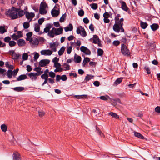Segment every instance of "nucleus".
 <instances>
[{"instance_id": "14", "label": "nucleus", "mask_w": 160, "mask_h": 160, "mask_svg": "<svg viewBox=\"0 0 160 160\" xmlns=\"http://www.w3.org/2000/svg\"><path fill=\"white\" fill-rule=\"evenodd\" d=\"M27 74L29 77L30 79L32 80H36L37 78V76H38L36 73H34L32 72L27 73Z\"/></svg>"}, {"instance_id": "59", "label": "nucleus", "mask_w": 160, "mask_h": 160, "mask_svg": "<svg viewBox=\"0 0 160 160\" xmlns=\"http://www.w3.org/2000/svg\"><path fill=\"white\" fill-rule=\"evenodd\" d=\"M110 15L108 12H105L103 14V17L104 18H108L109 17Z\"/></svg>"}, {"instance_id": "45", "label": "nucleus", "mask_w": 160, "mask_h": 160, "mask_svg": "<svg viewBox=\"0 0 160 160\" xmlns=\"http://www.w3.org/2000/svg\"><path fill=\"white\" fill-rule=\"evenodd\" d=\"M122 78H118L115 82L114 84L116 85L119 84L122 81Z\"/></svg>"}, {"instance_id": "54", "label": "nucleus", "mask_w": 160, "mask_h": 160, "mask_svg": "<svg viewBox=\"0 0 160 160\" xmlns=\"http://www.w3.org/2000/svg\"><path fill=\"white\" fill-rule=\"evenodd\" d=\"M63 71L62 68L61 67L56 68L54 70V71L55 72H60Z\"/></svg>"}, {"instance_id": "8", "label": "nucleus", "mask_w": 160, "mask_h": 160, "mask_svg": "<svg viewBox=\"0 0 160 160\" xmlns=\"http://www.w3.org/2000/svg\"><path fill=\"white\" fill-rule=\"evenodd\" d=\"M25 14L26 18L28 20H29V22H30L32 19V18L34 17L35 14L32 12H26Z\"/></svg>"}, {"instance_id": "2", "label": "nucleus", "mask_w": 160, "mask_h": 160, "mask_svg": "<svg viewBox=\"0 0 160 160\" xmlns=\"http://www.w3.org/2000/svg\"><path fill=\"white\" fill-rule=\"evenodd\" d=\"M115 23L113 27V29L114 31L116 32H119L121 30V32L122 28L121 25L119 24L118 18L115 17Z\"/></svg>"}, {"instance_id": "22", "label": "nucleus", "mask_w": 160, "mask_h": 160, "mask_svg": "<svg viewBox=\"0 0 160 160\" xmlns=\"http://www.w3.org/2000/svg\"><path fill=\"white\" fill-rule=\"evenodd\" d=\"M13 160H21L20 155L18 153L16 152L13 154Z\"/></svg>"}, {"instance_id": "4", "label": "nucleus", "mask_w": 160, "mask_h": 160, "mask_svg": "<svg viewBox=\"0 0 160 160\" xmlns=\"http://www.w3.org/2000/svg\"><path fill=\"white\" fill-rule=\"evenodd\" d=\"M76 32L77 34H80L82 37H85L87 36L84 29L81 26L77 27Z\"/></svg>"}, {"instance_id": "43", "label": "nucleus", "mask_w": 160, "mask_h": 160, "mask_svg": "<svg viewBox=\"0 0 160 160\" xmlns=\"http://www.w3.org/2000/svg\"><path fill=\"white\" fill-rule=\"evenodd\" d=\"M96 130L98 132V133L99 135L101 137L104 138L105 137L103 134L102 132L98 128H96Z\"/></svg>"}, {"instance_id": "53", "label": "nucleus", "mask_w": 160, "mask_h": 160, "mask_svg": "<svg viewBox=\"0 0 160 160\" xmlns=\"http://www.w3.org/2000/svg\"><path fill=\"white\" fill-rule=\"evenodd\" d=\"M49 75L51 78H53L55 76V74L54 72L51 71L49 72Z\"/></svg>"}, {"instance_id": "18", "label": "nucleus", "mask_w": 160, "mask_h": 160, "mask_svg": "<svg viewBox=\"0 0 160 160\" xmlns=\"http://www.w3.org/2000/svg\"><path fill=\"white\" fill-rule=\"evenodd\" d=\"M81 60V58L80 56L75 54L74 58V62L77 63H79L80 62Z\"/></svg>"}, {"instance_id": "20", "label": "nucleus", "mask_w": 160, "mask_h": 160, "mask_svg": "<svg viewBox=\"0 0 160 160\" xmlns=\"http://www.w3.org/2000/svg\"><path fill=\"white\" fill-rule=\"evenodd\" d=\"M41 68L39 67H36L34 69V70L37 72L36 73V74L38 76L40 75L43 73V72L41 71Z\"/></svg>"}, {"instance_id": "15", "label": "nucleus", "mask_w": 160, "mask_h": 160, "mask_svg": "<svg viewBox=\"0 0 160 160\" xmlns=\"http://www.w3.org/2000/svg\"><path fill=\"white\" fill-rule=\"evenodd\" d=\"M55 31V35H58L60 34H62L63 28L62 27L58 28H54Z\"/></svg>"}, {"instance_id": "56", "label": "nucleus", "mask_w": 160, "mask_h": 160, "mask_svg": "<svg viewBox=\"0 0 160 160\" xmlns=\"http://www.w3.org/2000/svg\"><path fill=\"white\" fill-rule=\"evenodd\" d=\"M120 43V42L118 40L114 41L113 42V44L115 46L118 45Z\"/></svg>"}, {"instance_id": "17", "label": "nucleus", "mask_w": 160, "mask_h": 160, "mask_svg": "<svg viewBox=\"0 0 160 160\" xmlns=\"http://www.w3.org/2000/svg\"><path fill=\"white\" fill-rule=\"evenodd\" d=\"M54 29V28H52V29L48 33V35L50 37L53 38L55 35V31Z\"/></svg>"}, {"instance_id": "58", "label": "nucleus", "mask_w": 160, "mask_h": 160, "mask_svg": "<svg viewBox=\"0 0 160 160\" xmlns=\"http://www.w3.org/2000/svg\"><path fill=\"white\" fill-rule=\"evenodd\" d=\"M38 113L39 114V116L40 117H42L44 115L45 113L44 112L42 111H38Z\"/></svg>"}, {"instance_id": "23", "label": "nucleus", "mask_w": 160, "mask_h": 160, "mask_svg": "<svg viewBox=\"0 0 160 160\" xmlns=\"http://www.w3.org/2000/svg\"><path fill=\"white\" fill-rule=\"evenodd\" d=\"M93 43L95 44L99 42V39L98 36L96 35H94L93 36Z\"/></svg>"}, {"instance_id": "34", "label": "nucleus", "mask_w": 160, "mask_h": 160, "mask_svg": "<svg viewBox=\"0 0 160 160\" xmlns=\"http://www.w3.org/2000/svg\"><path fill=\"white\" fill-rule=\"evenodd\" d=\"M93 76L91 75L87 74L85 78V80L86 81H89L91 79L93 78Z\"/></svg>"}, {"instance_id": "32", "label": "nucleus", "mask_w": 160, "mask_h": 160, "mask_svg": "<svg viewBox=\"0 0 160 160\" xmlns=\"http://www.w3.org/2000/svg\"><path fill=\"white\" fill-rule=\"evenodd\" d=\"M34 29L36 32H39L40 29V26L38 24L36 23L34 25Z\"/></svg>"}, {"instance_id": "35", "label": "nucleus", "mask_w": 160, "mask_h": 160, "mask_svg": "<svg viewBox=\"0 0 160 160\" xmlns=\"http://www.w3.org/2000/svg\"><path fill=\"white\" fill-rule=\"evenodd\" d=\"M1 128L2 131L4 132H5L7 130V127L5 124H3L1 126Z\"/></svg>"}, {"instance_id": "21", "label": "nucleus", "mask_w": 160, "mask_h": 160, "mask_svg": "<svg viewBox=\"0 0 160 160\" xmlns=\"http://www.w3.org/2000/svg\"><path fill=\"white\" fill-rule=\"evenodd\" d=\"M63 70L68 71L70 69V66L67 63H64L62 65Z\"/></svg>"}, {"instance_id": "25", "label": "nucleus", "mask_w": 160, "mask_h": 160, "mask_svg": "<svg viewBox=\"0 0 160 160\" xmlns=\"http://www.w3.org/2000/svg\"><path fill=\"white\" fill-rule=\"evenodd\" d=\"M52 27V26L50 24H47L46 27L44 29L43 32L47 33L49 32L50 29Z\"/></svg>"}, {"instance_id": "62", "label": "nucleus", "mask_w": 160, "mask_h": 160, "mask_svg": "<svg viewBox=\"0 0 160 160\" xmlns=\"http://www.w3.org/2000/svg\"><path fill=\"white\" fill-rule=\"evenodd\" d=\"M59 61V59L57 58V57H55L52 60V62L54 64L55 63H58Z\"/></svg>"}, {"instance_id": "6", "label": "nucleus", "mask_w": 160, "mask_h": 160, "mask_svg": "<svg viewBox=\"0 0 160 160\" xmlns=\"http://www.w3.org/2000/svg\"><path fill=\"white\" fill-rule=\"evenodd\" d=\"M51 14L53 17H57L59 14V10L58 6H55L51 11Z\"/></svg>"}, {"instance_id": "38", "label": "nucleus", "mask_w": 160, "mask_h": 160, "mask_svg": "<svg viewBox=\"0 0 160 160\" xmlns=\"http://www.w3.org/2000/svg\"><path fill=\"white\" fill-rule=\"evenodd\" d=\"M103 51L102 49L99 48L98 49V52H97L98 56H102L103 55Z\"/></svg>"}, {"instance_id": "55", "label": "nucleus", "mask_w": 160, "mask_h": 160, "mask_svg": "<svg viewBox=\"0 0 160 160\" xmlns=\"http://www.w3.org/2000/svg\"><path fill=\"white\" fill-rule=\"evenodd\" d=\"M78 13L79 16L82 17L83 16L84 12L82 10H80L78 11Z\"/></svg>"}, {"instance_id": "5", "label": "nucleus", "mask_w": 160, "mask_h": 160, "mask_svg": "<svg viewBox=\"0 0 160 160\" xmlns=\"http://www.w3.org/2000/svg\"><path fill=\"white\" fill-rule=\"evenodd\" d=\"M47 7L46 4L43 2H42L40 5L39 12L42 14H46L47 11L46 8Z\"/></svg>"}, {"instance_id": "31", "label": "nucleus", "mask_w": 160, "mask_h": 160, "mask_svg": "<svg viewBox=\"0 0 160 160\" xmlns=\"http://www.w3.org/2000/svg\"><path fill=\"white\" fill-rule=\"evenodd\" d=\"M65 49V47L64 46L62 47L58 52V54L59 56L62 55L64 52Z\"/></svg>"}, {"instance_id": "29", "label": "nucleus", "mask_w": 160, "mask_h": 160, "mask_svg": "<svg viewBox=\"0 0 160 160\" xmlns=\"http://www.w3.org/2000/svg\"><path fill=\"white\" fill-rule=\"evenodd\" d=\"M159 26L157 24H153L151 25V28L153 31H155L158 28Z\"/></svg>"}, {"instance_id": "61", "label": "nucleus", "mask_w": 160, "mask_h": 160, "mask_svg": "<svg viewBox=\"0 0 160 160\" xmlns=\"http://www.w3.org/2000/svg\"><path fill=\"white\" fill-rule=\"evenodd\" d=\"M44 18H41L39 19L38 21V23L40 25H41L44 21Z\"/></svg>"}, {"instance_id": "60", "label": "nucleus", "mask_w": 160, "mask_h": 160, "mask_svg": "<svg viewBox=\"0 0 160 160\" xmlns=\"http://www.w3.org/2000/svg\"><path fill=\"white\" fill-rule=\"evenodd\" d=\"M67 79V77L65 75H63L61 77V79L63 81H66Z\"/></svg>"}, {"instance_id": "46", "label": "nucleus", "mask_w": 160, "mask_h": 160, "mask_svg": "<svg viewBox=\"0 0 160 160\" xmlns=\"http://www.w3.org/2000/svg\"><path fill=\"white\" fill-rule=\"evenodd\" d=\"M141 26L142 28L145 29L147 28V24L146 22H141Z\"/></svg>"}, {"instance_id": "19", "label": "nucleus", "mask_w": 160, "mask_h": 160, "mask_svg": "<svg viewBox=\"0 0 160 160\" xmlns=\"http://www.w3.org/2000/svg\"><path fill=\"white\" fill-rule=\"evenodd\" d=\"M31 44L33 46H37L39 43V41L37 38H32L31 42Z\"/></svg>"}, {"instance_id": "51", "label": "nucleus", "mask_w": 160, "mask_h": 160, "mask_svg": "<svg viewBox=\"0 0 160 160\" xmlns=\"http://www.w3.org/2000/svg\"><path fill=\"white\" fill-rule=\"evenodd\" d=\"M48 74H46V73H44L42 74L41 76V77L42 79H48Z\"/></svg>"}, {"instance_id": "41", "label": "nucleus", "mask_w": 160, "mask_h": 160, "mask_svg": "<svg viewBox=\"0 0 160 160\" xmlns=\"http://www.w3.org/2000/svg\"><path fill=\"white\" fill-rule=\"evenodd\" d=\"M20 56V55L19 54L15 53L12 56V58L13 59H17Z\"/></svg>"}, {"instance_id": "16", "label": "nucleus", "mask_w": 160, "mask_h": 160, "mask_svg": "<svg viewBox=\"0 0 160 160\" xmlns=\"http://www.w3.org/2000/svg\"><path fill=\"white\" fill-rule=\"evenodd\" d=\"M17 43L19 47H23L26 44V42L23 39H19L17 41Z\"/></svg>"}, {"instance_id": "63", "label": "nucleus", "mask_w": 160, "mask_h": 160, "mask_svg": "<svg viewBox=\"0 0 160 160\" xmlns=\"http://www.w3.org/2000/svg\"><path fill=\"white\" fill-rule=\"evenodd\" d=\"M39 57V54L37 52H35V53L34 57V60H37L38 58Z\"/></svg>"}, {"instance_id": "12", "label": "nucleus", "mask_w": 160, "mask_h": 160, "mask_svg": "<svg viewBox=\"0 0 160 160\" xmlns=\"http://www.w3.org/2000/svg\"><path fill=\"white\" fill-rule=\"evenodd\" d=\"M119 2L121 4L122 9L124 11L127 12L129 8L127 6L126 3L122 0L120 1Z\"/></svg>"}, {"instance_id": "50", "label": "nucleus", "mask_w": 160, "mask_h": 160, "mask_svg": "<svg viewBox=\"0 0 160 160\" xmlns=\"http://www.w3.org/2000/svg\"><path fill=\"white\" fill-rule=\"evenodd\" d=\"M91 8L94 10L98 8L97 4L96 3H93L90 4Z\"/></svg>"}, {"instance_id": "13", "label": "nucleus", "mask_w": 160, "mask_h": 160, "mask_svg": "<svg viewBox=\"0 0 160 160\" xmlns=\"http://www.w3.org/2000/svg\"><path fill=\"white\" fill-rule=\"evenodd\" d=\"M57 46V45L55 42L51 43L50 44V47L51 49V51L52 52H55L56 51V48Z\"/></svg>"}, {"instance_id": "52", "label": "nucleus", "mask_w": 160, "mask_h": 160, "mask_svg": "<svg viewBox=\"0 0 160 160\" xmlns=\"http://www.w3.org/2000/svg\"><path fill=\"white\" fill-rule=\"evenodd\" d=\"M9 44L10 47H13L15 45L16 43L13 41H11L9 42Z\"/></svg>"}, {"instance_id": "1", "label": "nucleus", "mask_w": 160, "mask_h": 160, "mask_svg": "<svg viewBox=\"0 0 160 160\" xmlns=\"http://www.w3.org/2000/svg\"><path fill=\"white\" fill-rule=\"evenodd\" d=\"M5 13L12 19H15L22 16L24 15L25 12L23 10H20V9L12 7L11 9L7 11Z\"/></svg>"}, {"instance_id": "33", "label": "nucleus", "mask_w": 160, "mask_h": 160, "mask_svg": "<svg viewBox=\"0 0 160 160\" xmlns=\"http://www.w3.org/2000/svg\"><path fill=\"white\" fill-rule=\"evenodd\" d=\"M108 115L111 116L112 118H115L116 119L118 118H119V116L116 113L112 112H111L109 113Z\"/></svg>"}, {"instance_id": "39", "label": "nucleus", "mask_w": 160, "mask_h": 160, "mask_svg": "<svg viewBox=\"0 0 160 160\" xmlns=\"http://www.w3.org/2000/svg\"><path fill=\"white\" fill-rule=\"evenodd\" d=\"M100 98L101 99L106 101L108 100V99H110V97L108 95L101 96L100 97Z\"/></svg>"}, {"instance_id": "27", "label": "nucleus", "mask_w": 160, "mask_h": 160, "mask_svg": "<svg viewBox=\"0 0 160 160\" xmlns=\"http://www.w3.org/2000/svg\"><path fill=\"white\" fill-rule=\"evenodd\" d=\"M134 133L135 136L141 139H143L144 138V137L140 133L137 132L135 131H134Z\"/></svg>"}, {"instance_id": "36", "label": "nucleus", "mask_w": 160, "mask_h": 160, "mask_svg": "<svg viewBox=\"0 0 160 160\" xmlns=\"http://www.w3.org/2000/svg\"><path fill=\"white\" fill-rule=\"evenodd\" d=\"M12 89L15 91L18 92H20L24 90V88L22 87H17L12 88Z\"/></svg>"}, {"instance_id": "47", "label": "nucleus", "mask_w": 160, "mask_h": 160, "mask_svg": "<svg viewBox=\"0 0 160 160\" xmlns=\"http://www.w3.org/2000/svg\"><path fill=\"white\" fill-rule=\"evenodd\" d=\"M23 26L24 28L25 29H27L30 26L29 22H24L23 24Z\"/></svg>"}, {"instance_id": "30", "label": "nucleus", "mask_w": 160, "mask_h": 160, "mask_svg": "<svg viewBox=\"0 0 160 160\" xmlns=\"http://www.w3.org/2000/svg\"><path fill=\"white\" fill-rule=\"evenodd\" d=\"M124 21V19L123 18H121L120 20H119V18H118V22L119 24L121 25V27L122 28L121 29V32H123L124 31V30L122 28V25H123V22Z\"/></svg>"}, {"instance_id": "64", "label": "nucleus", "mask_w": 160, "mask_h": 160, "mask_svg": "<svg viewBox=\"0 0 160 160\" xmlns=\"http://www.w3.org/2000/svg\"><path fill=\"white\" fill-rule=\"evenodd\" d=\"M155 111L156 112L160 113V107L158 106L155 109Z\"/></svg>"}, {"instance_id": "42", "label": "nucleus", "mask_w": 160, "mask_h": 160, "mask_svg": "<svg viewBox=\"0 0 160 160\" xmlns=\"http://www.w3.org/2000/svg\"><path fill=\"white\" fill-rule=\"evenodd\" d=\"M90 61V59L88 58H84V59L83 62V65L84 66H85L86 64L88 62Z\"/></svg>"}, {"instance_id": "3", "label": "nucleus", "mask_w": 160, "mask_h": 160, "mask_svg": "<svg viewBox=\"0 0 160 160\" xmlns=\"http://www.w3.org/2000/svg\"><path fill=\"white\" fill-rule=\"evenodd\" d=\"M121 52L123 55L125 56H129L130 54V51L127 48L126 46L123 44L121 45Z\"/></svg>"}, {"instance_id": "9", "label": "nucleus", "mask_w": 160, "mask_h": 160, "mask_svg": "<svg viewBox=\"0 0 160 160\" xmlns=\"http://www.w3.org/2000/svg\"><path fill=\"white\" fill-rule=\"evenodd\" d=\"M80 50L82 52H83L86 55H90L91 54L90 50L84 46H81L80 48Z\"/></svg>"}, {"instance_id": "37", "label": "nucleus", "mask_w": 160, "mask_h": 160, "mask_svg": "<svg viewBox=\"0 0 160 160\" xmlns=\"http://www.w3.org/2000/svg\"><path fill=\"white\" fill-rule=\"evenodd\" d=\"M7 75L9 78H11L12 75V72L11 70L9 69L7 71Z\"/></svg>"}, {"instance_id": "28", "label": "nucleus", "mask_w": 160, "mask_h": 160, "mask_svg": "<svg viewBox=\"0 0 160 160\" xmlns=\"http://www.w3.org/2000/svg\"><path fill=\"white\" fill-rule=\"evenodd\" d=\"M64 29L65 32L71 31L72 30L73 27L72 24H69L68 27H65Z\"/></svg>"}, {"instance_id": "26", "label": "nucleus", "mask_w": 160, "mask_h": 160, "mask_svg": "<svg viewBox=\"0 0 160 160\" xmlns=\"http://www.w3.org/2000/svg\"><path fill=\"white\" fill-rule=\"evenodd\" d=\"M72 44L69 45V44H67V53L68 54H70L71 51H72Z\"/></svg>"}, {"instance_id": "7", "label": "nucleus", "mask_w": 160, "mask_h": 160, "mask_svg": "<svg viewBox=\"0 0 160 160\" xmlns=\"http://www.w3.org/2000/svg\"><path fill=\"white\" fill-rule=\"evenodd\" d=\"M22 37L21 31H18L17 33L13 34L11 36L12 38L14 40H17L18 38Z\"/></svg>"}, {"instance_id": "24", "label": "nucleus", "mask_w": 160, "mask_h": 160, "mask_svg": "<svg viewBox=\"0 0 160 160\" xmlns=\"http://www.w3.org/2000/svg\"><path fill=\"white\" fill-rule=\"evenodd\" d=\"M27 77L25 74L21 75L17 78V79L18 81H21L26 79Z\"/></svg>"}, {"instance_id": "48", "label": "nucleus", "mask_w": 160, "mask_h": 160, "mask_svg": "<svg viewBox=\"0 0 160 160\" xmlns=\"http://www.w3.org/2000/svg\"><path fill=\"white\" fill-rule=\"evenodd\" d=\"M66 17V14H63L61 17L60 18L59 21L60 22H63L65 20V19Z\"/></svg>"}, {"instance_id": "40", "label": "nucleus", "mask_w": 160, "mask_h": 160, "mask_svg": "<svg viewBox=\"0 0 160 160\" xmlns=\"http://www.w3.org/2000/svg\"><path fill=\"white\" fill-rule=\"evenodd\" d=\"M7 31L4 27L3 26H0V33L3 34Z\"/></svg>"}, {"instance_id": "10", "label": "nucleus", "mask_w": 160, "mask_h": 160, "mask_svg": "<svg viewBox=\"0 0 160 160\" xmlns=\"http://www.w3.org/2000/svg\"><path fill=\"white\" fill-rule=\"evenodd\" d=\"M50 62V60L48 59H43L41 60L39 62V65L41 67H44Z\"/></svg>"}, {"instance_id": "44", "label": "nucleus", "mask_w": 160, "mask_h": 160, "mask_svg": "<svg viewBox=\"0 0 160 160\" xmlns=\"http://www.w3.org/2000/svg\"><path fill=\"white\" fill-rule=\"evenodd\" d=\"M28 53H24L22 55V59L23 60H28Z\"/></svg>"}, {"instance_id": "49", "label": "nucleus", "mask_w": 160, "mask_h": 160, "mask_svg": "<svg viewBox=\"0 0 160 160\" xmlns=\"http://www.w3.org/2000/svg\"><path fill=\"white\" fill-rule=\"evenodd\" d=\"M6 70L0 68V75H2L3 77L4 76L5 74L4 73Z\"/></svg>"}, {"instance_id": "11", "label": "nucleus", "mask_w": 160, "mask_h": 160, "mask_svg": "<svg viewBox=\"0 0 160 160\" xmlns=\"http://www.w3.org/2000/svg\"><path fill=\"white\" fill-rule=\"evenodd\" d=\"M40 53L44 55L50 56L52 54V51L49 49L42 50L41 51Z\"/></svg>"}, {"instance_id": "57", "label": "nucleus", "mask_w": 160, "mask_h": 160, "mask_svg": "<svg viewBox=\"0 0 160 160\" xmlns=\"http://www.w3.org/2000/svg\"><path fill=\"white\" fill-rule=\"evenodd\" d=\"M11 38L10 37L8 36L5 37L4 39V41L6 42H9L11 40Z\"/></svg>"}]
</instances>
